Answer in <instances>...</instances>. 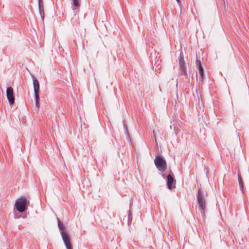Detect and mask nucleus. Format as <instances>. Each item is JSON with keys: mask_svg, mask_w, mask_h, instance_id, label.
Masks as SVG:
<instances>
[{"mask_svg": "<svg viewBox=\"0 0 249 249\" xmlns=\"http://www.w3.org/2000/svg\"><path fill=\"white\" fill-rule=\"evenodd\" d=\"M179 66L181 70V74L185 76L186 78H187V73L186 71V69L185 66V62L183 58V57H181V55L180 56V58L179 59Z\"/></svg>", "mask_w": 249, "mask_h": 249, "instance_id": "nucleus-6", "label": "nucleus"}, {"mask_svg": "<svg viewBox=\"0 0 249 249\" xmlns=\"http://www.w3.org/2000/svg\"><path fill=\"white\" fill-rule=\"evenodd\" d=\"M33 86H34V89L35 95H39V84L37 79L33 76Z\"/></svg>", "mask_w": 249, "mask_h": 249, "instance_id": "nucleus-8", "label": "nucleus"}, {"mask_svg": "<svg viewBox=\"0 0 249 249\" xmlns=\"http://www.w3.org/2000/svg\"><path fill=\"white\" fill-rule=\"evenodd\" d=\"M61 235L67 249H72L69 235L64 231H61Z\"/></svg>", "mask_w": 249, "mask_h": 249, "instance_id": "nucleus-4", "label": "nucleus"}, {"mask_svg": "<svg viewBox=\"0 0 249 249\" xmlns=\"http://www.w3.org/2000/svg\"><path fill=\"white\" fill-rule=\"evenodd\" d=\"M125 134H126L127 135H128V129L127 128H126V130L125 131Z\"/></svg>", "mask_w": 249, "mask_h": 249, "instance_id": "nucleus-16", "label": "nucleus"}, {"mask_svg": "<svg viewBox=\"0 0 249 249\" xmlns=\"http://www.w3.org/2000/svg\"><path fill=\"white\" fill-rule=\"evenodd\" d=\"M132 219V214H131V212H129V213L128 214V224H129V223H130L131 222Z\"/></svg>", "mask_w": 249, "mask_h": 249, "instance_id": "nucleus-15", "label": "nucleus"}, {"mask_svg": "<svg viewBox=\"0 0 249 249\" xmlns=\"http://www.w3.org/2000/svg\"><path fill=\"white\" fill-rule=\"evenodd\" d=\"M38 10L42 20H44L45 14L43 0H38Z\"/></svg>", "mask_w": 249, "mask_h": 249, "instance_id": "nucleus-7", "label": "nucleus"}, {"mask_svg": "<svg viewBox=\"0 0 249 249\" xmlns=\"http://www.w3.org/2000/svg\"><path fill=\"white\" fill-rule=\"evenodd\" d=\"M197 200L199 205V209L202 215V217L205 216L206 211V202L202 196L201 190L200 189H198L197 194Z\"/></svg>", "mask_w": 249, "mask_h": 249, "instance_id": "nucleus-1", "label": "nucleus"}, {"mask_svg": "<svg viewBox=\"0 0 249 249\" xmlns=\"http://www.w3.org/2000/svg\"><path fill=\"white\" fill-rule=\"evenodd\" d=\"M71 8L74 12L79 9L80 6V0H71Z\"/></svg>", "mask_w": 249, "mask_h": 249, "instance_id": "nucleus-10", "label": "nucleus"}, {"mask_svg": "<svg viewBox=\"0 0 249 249\" xmlns=\"http://www.w3.org/2000/svg\"><path fill=\"white\" fill-rule=\"evenodd\" d=\"M36 100V106L38 109L39 108V95H35Z\"/></svg>", "mask_w": 249, "mask_h": 249, "instance_id": "nucleus-14", "label": "nucleus"}, {"mask_svg": "<svg viewBox=\"0 0 249 249\" xmlns=\"http://www.w3.org/2000/svg\"><path fill=\"white\" fill-rule=\"evenodd\" d=\"M196 68L199 71V74L201 77L202 78H203L204 76V70L203 67L201 65V62L199 60L196 59Z\"/></svg>", "mask_w": 249, "mask_h": 249, "instance_id": "nucleus-11", "label": "nucleus"}, {"mask_svg": "<svg viewBox=\"0 0 249 249\" xmlns=\"http://www.w3.org/2000/svg\"><path fill=\"white\" fill-rule=\"evenodd\" d=\"M238 179L240 188L241 189L243 190V184L242 180V178L239 173L238 174Z\"/></svg>", "mask_w": 249, "mask_h": 249, "instance_id": "nucleus-13", "label": "nucleus"}, {"mask_svg": "<svg viewBox=\"0 0 249 249\" xmlns=\"http://www.w3.org/2000/svg\"><path fill=\"white\" fill-rule=\"evenodd\" d=\"M27 201L25 197H21L17 199L15 203V207L17 210L23 213L26 210V206L27 205Z\"/></svg>", "mask_w": 249, "mask_h": 249, "instance_id": "nucleus-3", "label": "nucleus"}, {"mask_svg": "<svg viewBox=\"0 0 249 249\" xmlns=\"http://www.w3.org/2000/svg\"><path fill=\"white\" fill-rule=\"evenodd\" d=\"M175 181L174 178L171 175H168L167 177V185L169 189L173 188V184Z\"/></svg>", "mask_w": 249, "mask_h": 249, "instance_id": "nucleus-9", "label": "nucleus"}, {"mask_svg": "<svg viewBox=\"0 0 249 249\" xmlns=\"http://www.w3.org/2000/svg\"><path fill=\"white\" fill-rule=\"evenodd\" d=\"M155 164L157 169L161 171H164L167 168V164L166 160L161 156H157L154 160Z\"/></svg>", "mask_w": 249, "mask_h": 249, "instance_id": "nucleus-2", "label": "nucleus"}, {"mask_svg": "<svg viewBox=\"0 0 249 249\" xmlns=\"http://www.w3.org/2000/svg\"><path fill=\"white\" fill-rule=\"evenodd\" d=\"M57 225H58V227L59 230H61V231H64L65 228H64L63 223L60 221V220H59V219L58 218H57Z\"/></svg>", "mask_w": 249, "mask_h": 249, "instance_id": "nucleus-12", "label": "nucleus"}, {"mask_svg": "<svg viewBox=\"0 0 249 249\" xmlns=\"http://www.w3.org/2000/svg\"><path fill=\"white\" fill-rule=\"evenodd\" d=\"M6 96L9 104L13 105L15 103V97L14 96L13 89L11 87L7 88Z\"/></svg>", "mask_w": 249, "mask_h": 249, "instance_id": "nucleus-5", "label": "nucleus"}, {"mask_svg": "<svg viewBox=\"0 0 249 249\" xmlns=\"http://www.w3.org/2000/svg\"><path fill=\"white\" fill-rule=\"evenodd\" d=\"M176 1H177V2L178 3V4H179L180 3V0H176Z\"/></svg>", "mask_w": 249, "mask_h": 249, "instance_id": "nucleus-17", "label": "nucleus"}]
</instances>
